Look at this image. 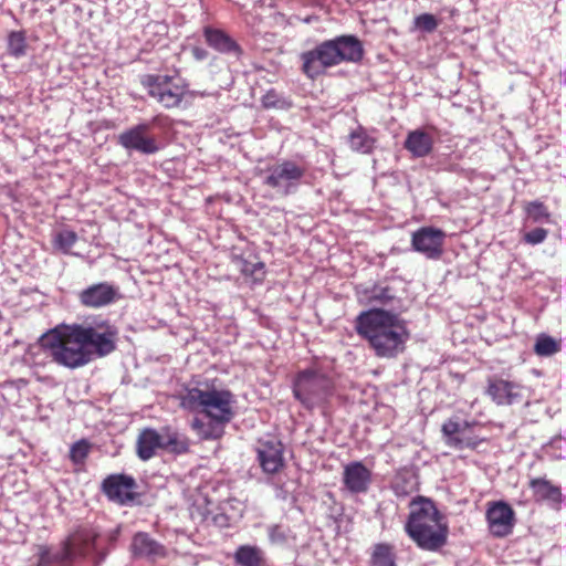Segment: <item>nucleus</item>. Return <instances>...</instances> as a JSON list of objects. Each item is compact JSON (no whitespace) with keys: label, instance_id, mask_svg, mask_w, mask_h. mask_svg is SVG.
I'll list each match as a JSON object with an SVG mask.
<instances>
[{"label":"nucleus","instance_id":"412c9836","mask_svg":"<svg viewBox=\"0 0 566 566\" xmlns=\"http://www.w3.org/2000/svg\"><path fill=\"white\" fill-rule=\"evenodd\" d=\"M203 36L207 44L222 54H233L238 56L241 52L238 43L223 30L212 27L203 28Z\"/></svg>","mask_w":566,"mask_h":566},{"label":"nucleus","instance_id":"a878e982","mask_svg":"<svg viewBox=\"0 0 566 566\" xmlns=\"http://www.w3.org/2000/svg\"><path fill=\"white\" fill-rule=\"evenodd\" d=\"M164 450L181 454L189 450L187 437L170 427H163Z\"/></svg>","mask_w":566,"mask_h":566},{"label":"nucleus","instance_id":"5701e85b","mask_svg":"<svg viewBox=\"0 0 566 566\" xmlns=\"http://www.w3.org/2000/svg\"><path fill=\"white\" fill-rule=\"evenodd\" d=\"M531 488L534 491L536 500L546 501L554 509L559 507L563 501V495L558 486L552 484L548 480L545 479H533L531 481Z\"/></svg>","mask_w":566,"mask_h":566},{"label":"nucleus","instance_id":"6ab92c4d","mask_svg":"<svg viewBox=\"0 0 566 566\" xmlns=\"http://www.w3.org/2000/svg\"><path fill=\"white\" fill-rule=\"evenodd\" d=\"M159 449H164L163 428L159 431L153 428L143 429L136 441L138 458L143 461H147L155 457Z\"/></svg>","mask_w":566,"mask_h":566},{"label":"nucleus","instance_id":"f704fd0d","mask_svg":"<svg viewBox=\"0 0 566 566\" xmlns=\"http://www.w3.org/2000/svg\"><path fill=\"white\" fill-rule=\"evenodd\" d=\"M464 427H470V423L468 421L459 422L453 419H449L443 422L441 432L443 434V439L447 446H450L452 442V439H455V437L460 433V431Z\"/></svg>","mask_w":566,"mask_h":566},{"label":"nucleus","instance_id":"a211bd4d","mask_svg":"<svg viewBox=\"0 0 566 566\" xmlns=\"http://www.w3.org/2000/svg\"><path fill=\"white\" fill-rule=\"evenodd\" d=\"M343 483L350 493H366L371 483V471L359 461L350 462L344 467Z\"/></svg>","mask_w":566,"mask_h":566},{"label":"nucleus","instance_id":"dca6fc26","mask_svg":"<svg viewBox=\"0 0 566 566\" xmlns=\"http://www.w3.org/2000/svg\"><path fill=\"white\" fill-rule=\"evenodd\" d=\"M523 387L514 381L502 378H490L486 394L499 406L520 402L523 398Z\"/></svg>","mask_w":566,"mask_h":566},{"label":"nucleus","instance_id":"ddd939ff","mask_svg":"<svg viewBox=\"0 0 566 566\" xmlns=\"http://www.w3.org/2000/svg\"><path fill=\"white\" fill-rule=\"evenodd\" d=\"M485 516L489 530L495 537H504L512 533L515 524V513L506 502L489 503Z\"/></svg>","mask_w":566,"mask_h":566},{"label":"nucleus","instance_id":"aec40b11","mask_svg":"<svg viewBox=\"0 0 566 566\" xmlns=\"http://www.w3.org/2000/svg\"><path fill=\"white\" fill-rule=\"evenodd\" d=\"M132 549L136 556L145 557L150 560L164 558L167 555L166 547L144 532L135 534L132 542Z\"/></svg>","mask_w":566,"mask_h":566},{"label":"nucleus","instance_id":"c756f323","mask_svg":"<svg viewBox=\"0 0 566 566\" xmlns=\"http://www.w3.org/2000/svg\"><path fill=\"white\" fill-rule=\"evenodd\" d=\"M560 350V342L549 335L539 334L534 345V352L541 357H549Z\"/></svg>","mask_w":566,"mask_h":566},{"label":"nucleus","instance_id":"4468645a","mask_svg":"<svg viewBox=\"0 0 566 566\" xmlns=\"http://www.w3.org/2000/svg\"><path fill=\"white\" fill-rule=\"evenodd\" d=\"M119 298L120 293L118 287L108 282L92 284L84 289L78 295L81 304L92 308L107 306Z\"/></svg>","mask_w":566,"mask_h":566},{"label":"nucleus","instance_id":"79ce46f5","mask_svg":"<svg viewBox=\"0 0 566 566\" xmlns=\"http://www.w3.org/2000/svg\"><path fill=\"white\" fill-rule=\"evenodd\" d=\"M241 271L245 275H251L254 276L255 280H261L264 275V264L261 262L253 264L244 262Z\"/></svg>","mask_w":566,"mask_h":566},{"label":"nucleus","instance_id":"423d86ee","mask_svg":"<svg viewBox=\"0 0 566 566\" xmlns=\"http://www.w3.org/2000/svg\"><path fill=\"white\" fill-rule=\"evenodd\" d=\"M293 396L307 410L325 405L334 395L333 378L319 368L297 373L293 380Z\"/></svg>","mask_w":566,"mask_h":566},{"label":"nucleus","instance_id":"f257e3e1","mask_svg":"<svg viewBox=\"0 0 566 566\" xmlns=\"http://www.w3.org/2000/svg\"><path fill=\"white\" fill-rule=\"evenodd\" d=\"M233 403V395L229 390L210 388L208 385L187 388L180 396L181 408L208 418V421L195 418L191 422V428L205 440L222 437L224 426L234 416Z\"/></svg>","mask_w":566,"mask_h":566},{"label":"nucleus","instance_id":"20e7f679","mask_svg":"<svg viewBox=\"0 0 566 566\" xmlns=\"http://www.w3.org/2000/svg\"><path fill=\"white\" fill-rule=\"evenodd\" d=\"M364 54L360 41L353 35H340L318 44L315 49L302 54L304 73L314 78L326 67L344 61L358 62Z\"/></svg>","mask_w":566,"mask_h":566},{"label":"nucleus","instance_id":"1a4fd4ad","mask_svg":"<svg viewBox=\"0 0 566 566\" xmlns=\"http://www.w3.org/2000/svg\"><path fill=\"white\" fill-rule=\"evenodd\" d=\"M84 348L90 353L91 360L94 355L99 357L111 354L115 349L116 329L108 324L96 326L78 325Z\"/></svg>","mask_w":566,"mask_h":566},{"label":"nucleus","instance_id":"e433bc0d","mask_svg":"<svg viewBox=\"0 0 566 566\" xmlns=\"http://www.w3.org/2000/svg\"><path fill=\"white\" fill-rule=\"evenodd\" d=\"M77 241V234L72 230H62L54 238V244L63 253H69Z\"/></svg>","mask_w":566,"mask_h":566},{"label":"nucleus","instance_id":"f03ea898","mask_svg":"<svg viewBox=\"0 0 566 566\" xmlns=\"http://www.w3.org/2000/svg\"><path fill=\"white\" fill-rule=\"evenodd\" d=\"M355 327L380 358L397 357L405 350L410 338L407 322L399 314L384 308L361 312L356 318Z\"/></svg>","mask_w":566,"mask_h":566},{"label":"nucleus","instance_id":"a18cd8bd","mask_svg":"<svg viewBox=\"0 0 566 566\" xmlns=\"http://www.w3.org/2000/svg\"><path fill=\"white\" fill-rule=\"evenodd\" d=\"M562 76L564 78V82L566 83V70L562 73Z\"/></svg>","mask_w":566,"mask_h":566},{"label":"nucleus","instance_id":"7ed1b4c3","mask_svg":"<svg viewBox=\"0 0 566 566\" xmlns=\"http://www.w3.org/2000/svg\"><path fill=\"white\" fill-rule=\"evenodd\" d=\"M405 531L419 548L429 552L444 546L449 534L444 516L431 500L422 496L411 501Z\"/></svg>","mask_w":566,"mask_h":566},{"label":"nucleus","instance_id":"6e6552de","mask_svg":"<svg viewBox=\"0 0 566 566\" xmlns=\"http://www.w3.org/2000/svg\"><path fill=\"white\" fill-rule=\"evenodd\" d=\"M148 94L165 108L178 107L182 102L187 86L181 80L168 75H147L143 80Z\"/></svg>","mask_w":566,"mask_h":566},{"label":"nucleus","instance_id":"ea45409f","mask_svg":"<svg viewBox=\"0 0 566 566\" xmlns=\"http://www.w3.org/2000/svg\"><path fill=\"white\" fill-rule=\"evenodd\" d=\"M527 214L534 220V221H541L544 218L548 217V212L543 203L533 201L527 205L526 208Z\"/></svg>","mask_w":566,"mask_h":566},{"label":"nucleus","instance_id":"f8f14e48","mask_svg":"<svg viewBox=\"0 0 566 566\" xmlns=\"http://www.w3.org/2000/svg\"><path fill=\"white\" fill-rule=\"evenodd\" d=\"M446 233L433 227H422L412 233L411 245L415 251L428 259L438 260L443 253Z\"/></svg>","mask_w":566,"mask_h":566},{"label":"nucleus","instance_id":"9d476101","mask_svg":"<svg viewBox=\"0 0 566 566\" xmlns=\"http://www.w3.org/2000/svg\"><path fill=\"white\" fill-rule=\"evenodd\" d=\"M101 532L97 527L83 525L75 528L62 543L72 555V564L97 552Z\"/></svg>","mask_w":566,"mask_h":566},{"label":"nucleus","instance_id":"c85d7f7f","mask_svg":"<svg viewBox=\"0 0 566 566\" xmlns=\"http://www.w3.org/2000/svg\"><path fill=\"white\" fill-rule=\"evenodd\" d=\"M371 565L396 566V555L394 553V547L385 543L375 545L371 554Z\"/></svg>","mask_w":566,"mask_h":566},{"label":"nucleus","instance_id":"2f4dec72","mask_svg":"<svg viewBox=\"0 0 566 566\" xmlns=\"http://www.w3.org/2000/svg\"><path fill=\"white\" fill-rule=\"evenodd\" d=\"M417 479L412 473L399 474L394 482L392 489L398 496H405L417 490Z\"/></svg>","mask_w":566,"mask_h":566},{"label":"nucleus","instance_id":"7c9ffc66","mask_svg":"<svg viewBox=\"0 0 566 566\" xmlns=\"http://www.w3.org/2000/svg\"><path fill=\"white\" fill-rule=\"evenodd\" d=\"M469 429L470 427H464L449 447L455 450L476 449L483 439L468 432Z\"/></svg>","mask_w":566,"mask_h":566},{"label":"nucleus","instance_id":"bb28decb","mask_svg":"<svg viewBox=\"0 0 566 566\" xmlns=\"http://www.w3.org/2000/svg\"><path fill=\"white\" fill-rule=\"evenodd\" d=\"M349 146L354 151L369 154L375 147V139L364 128L358 127L349 135Z\"/></svg>","mask_w":566,"mask_h":566},{"label":"nucleus","instance_id":"473e14b6","mask_svg":"<svg viewBox=\"0 0 566 566\" xmlns=\"http://www.w3.org/2000/svg\"><path fill=\"white\" fill-rule=\"evenodd\" d=\"M270 543L276 546H285L295 539L294 534L287 526L272 525L268 528Z\"/></svg>","mask_w":566,"mask_h":566},{"label":"nucleus","instance_id":"a19ab883","mask_svg":"<svg viewBox=\"0 0 566 566\" xmlns=\"http://www.w3.org/2000/svg\"><path fill=\"white\" fill-rule=\"evenodd\" d=\"M547 230L544 228H535L524 234V241L530 244H539L547 237Z\"/></svg>","mask_w":566,"mask_h":566},{"label":"nucleus","instance_id":"cd10ccee","mask_svg":"<svg viewBox=\"0 0 566 566\" xmlns=\"http://www.w3.org/2000/svg\"><path fill=\"white\" fill-rule=\"evenodd\" d=\"M368 301L371 304L381 306L394 305L400 301L397 298L391 287L385 285H375L368 291Z\"/></svg>","mask_w":566,"mask_h":566},{"label":"nucleus","instance_id":"0eeeda50","mask_svg":"<svg viewBox=\"0 0 566 566\" xmlns=\"http://www.w3.org/2000/svg\"><path fill=\"white\" fill-rule=\"evenodd\" d=\"M306 174L305 167L292 160H283L270 166L264 171L263 184L280 196L294 193Z\"/></svg>","mask_w":566,"mask_h":566},{"label":"nucleus","instance_id":"9b49d317","mask_svg":"<svg viewBox=\"0 0 566 566\" xmlns=\"http://www.w3.org/2000/svg\"><path fill=\"white\" fill-rule=\"evenodd\" d=\"M147 123L135 125L118 135V144L126 150H135L143 155H154L159 151L160 145L154 135L149 134Z\"/></svg>","mask_w":566,"mask_h":566},{"label":"nucleus","instance_id":"c9c22d12","mask_svg":"<svg viewBox=\"0 0 566 566\" xmlns=\"http://www.w3.org/2000/svg\"><path fill=\"white\" fill-rule=\"evenodd\" d=\"M439 25V20L431 13H422L413 19V30L431 33Z\"/></svg>","mask_w":566,"mask_h":566},{"label":"nucleus","instance_id":"4be33fe9","mask_svg":"<svg viewBox=\"0 0 566 566\" xmlns=\"http://www.w3.org/2000/svg\"><path fill=\"white\" fill-rule=\"evenodd\" d=\"M36 557V566H70L72 564V555L63 543L56 551L48 545H39Z\"/></svg>","mask_w":566,"mask_h":566},{"label":"nucleus","instance_id":"4c0bfd02","mask_svg":"<svg viewBox=\"0 0 566 566\" xmlns=\"http://www.w3.org/2000/svg\"><path fill=\"white\" fill-rule=\"evenodd\" d=\"M90 452V443L86 440L75 442L70 449V459L75 464L83 463Z\"/></svg>","mask_w":566,"mask_h":566},{"label":"nucleus","instance_id":"2eb2a0df","mask_svg":"<svg viewBox=\"0 0 566 566\" xmlns=\"http://www.w3.org/2000/svg\"><path fill=\"white\" fill-rule=\"evenodd\" d=\"M135 479L125 474L109 475L102 483V490L106 496L119 504L132 502L135 499Z\"/></svg>","mask_w":566,"mask_h":566},{"label":"nucleus","instance_id":"39448f33","mask_svg":"<svg viewBox=\"0 0 566 566\" xmlns=\"http://www.w3.org/2000/svg\"><path fill=\"white\" fill-rule=\"evenodd\" d=\"M82 339L78 325H73L54 329L44 336L42 346L49 350L53 361L69 368H77L91 361V355L84 348Z\"/></svg>","mask_w":566,"mask_h":566},{"label":"nucleus","instance_id":"f3484780","mask_svg":"<svg viewBox=\"0 0 566 566\" xmlns=\"http://www.w3.org/2000/svg\"><path fill=\"white\" fill-rule=\"evenodd\" d=\"M283 444L275 439L260 440L256 448L258 460L268 474L279 472L284 465Z\"/></svg>","mask_w":566,"mask_h":566},{"label":"nucleus","instance_id":"37998d69","mask_svg":"<svg viewBox=\"0 0 566 566\" xmlns=\"http://www.w3.org/2000/svg\"><path fill=\"white\" fill-rule=\"evenodd\" d=\"M191 55L196 61H205L209 56V52L201 46H192Z\"/></svg>","mask_w":566,"mask_h":566},{"label":"nucleus","instance_id":"393cba45","mask_svg":"<svg viewBox=\"0 0 566 566\" xmlns=\"http://www.w3.org/2000/svg\"><path fill=\"white\" fill-rule=\"evenodd\" d=\"M405 148L416 157H424L432 149V138L423 130H413L408 134Z\"/></svg>","mask_w":566,"mask_h":566},{"label":"nucleus","instance_id":"58836bf2","mask_svg":"<svg viewBox=\"0 0 566 566\" xmlns=\"http://www.w3.org/2000/svg\"><path fill=\"white\" fill-rule=\"evenodd\" d=\"M262 105L265 108H283L286 105V102L280 96V94L274 91H268L262 97Z\"/></svg>","mask_w":566,"mask_h":566},{"label":"nucleus","instance_id":"b1692460","mask_svg":"<svg viewBox=\"0 0 566 566\" xmlns=\"http://www.w3.org/2000/svg\"><path fill=\"white\" fill-rule=\"evenodd\" d=\"M238 566H264L265 553L256 545H240L233 555Z\"/></svg>","mask_w":566,"mask_h":566},{"label":"nucleus","instance_id":"72a5a7b5","mask_svg":"<svg viewBox=\"0 0 566 566\" xmlns=\"http://www.w3.org/2000/svg\"><path fill=\"white\" fill-rule=\"evenodd\" d=\"M8 52L17 59L27 54V39L23 32L13 31L9 34Z\"/></svg>","mask_w":566,"mask_h":566},{"label":"nucleus","instance_id":"c03bdc74","mask_svg":"<svg viewBox=\"0 0 566 566\" xmlns=\"http://www.w3.org/2000/svg\"><path fill=\"white\" fill-rule=\"evenodd\" d=\"M212 521L214 524L219 525V526H226L228 525V518L222 515V514H217L212 517Z\"/></svg>","mask_w":566,"mask_h":566}]
</instances>
